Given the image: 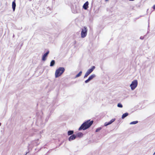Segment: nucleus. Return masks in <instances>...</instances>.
Segmentation results:
<instances>
[{
	"mask_svg": "<svg viewBox=\"0 0 155 155\" xmlns=\"http://www.w3.org/2000/svg\"><path fill=\"white\" fill-rule=\"evenodd\" d=\"M153 8L154 10H155V5H153Z\"/></svg>",
	"mask_w": 155,
	"mask_h": 155,
	"instance_id": "aec40b11",
	"label": "nucleus"
},
{
	"mask_svg": "<svg viewBox=\"0 0 155 155\" xmlns=\"http://www.w3.org/2000/svg\"><path fill=\"white\" fill-rule=\"evenodd\" d=\"M137 85V80H134L133 81L130 85V87L132 90H133L135 89Z\"/></svg>",
	"mask_w": 155,
	"mask_h": 155,
	"instance_id": "20e7f679",
	"label": "nucleus"
},
{
	"mask_svg": "<svg viewBox=\"0 0 155 155\" xmlns=\"http://www.w3.org/2000/svg\"><path fill=\"white\" fill-rule=\"evenodd\" d=\"M101 127H100L98 128H97V129L95 130V132H98L101 129Z\"/></svg>",
	"mask_w": 155,
	"mask_h": 155,
	"instance_id": "f3484780",
	"label": "nucleus"
},
{
	"mask_svg": "<svg viewBox=\"0 0 155 155\" xmlns=\"http://www.w3.org/2000/svg\"><path fill=\"white\" fill-rule=\"evenodd\" d=\"M93 121H90L88 120L83 123L79 128V130H83L87 129L89 128L93 124Z\"/></svg>",
	"mask_w": 155,
	"mask_h": 155,
	"instance_id": "f257e3e1",
	"label": "nucleus"
},
{
	"mask_svg": "<svg viewBox=\"0 0 155 155\" xmlns=\"http://www.w3.org/2000/svg\"><path fill=\"white\" fill-rule=\"evenodd\" d=\"M88 2L87 1L86 2L84 5L83 6V8L85 9L86 10L87 8H88Z\"/></svg>",
	"mask_w": 155,
	"mask_h": 155,
	"instance_id": "9d476101",
	"label": "nucleus"
},
{
	"mask_svg": "<svg viewBox=\"0 0 155 155\" xmlns=\"http://www.w3.org/2000/svg\"><path fill=\"white\" fill-rule=\"evenodd\" d=\"M108 0H105V1H106V2H107L108 1Z\"/></svg>",
	"mask_w": 155,
	"mask_h": 155,
	"instance_id": "412c9836",
	"label": "nucleus"
},
{
	"mask_svg": "<svg viewBox=\"0 0 155 155\" xmlns=\"http://www.w3.org/2000/svg\"><path fill=\"white\" fill-rule=\"evenodd\" d=\"M117 106L119 107H123L122 105L120 103H119L117 104Z\"/></svg>",
	"mask_w": 155,
	"mask_h": 155,
	"instance_id": "a211bd4d",
	"label": "nucleus"
},
{
	"mask_svg": "<svg viewBox=\"0 0 155 155\" xmlns=\"http://www.w3.org/2000/svg\"><path fill=\"white\" fill-rule=\"evenodd\" d=\"M128 115V113H126L124 114L122 116V118L124 119Z\"/></svg>",
	"mask_w": 155,
	"mask_h": 155,
	"instance_id": "f8f14e48",
	"label": "nucleus"
},
{
	"mask_svg": "<svg viewBox=\"0 0 155 155\" xmlns=\"http://www.w3.org/2000/svg\"><path fill=\"white\" fill-rule=\"evenodd\" d=\"M76 137V136L74 134H73L70 136L68 140L69 141H71L75 139Z\"/></svg>",
	"mask_w": 155,
	"mask_h": 155,
	"instance_id": "1a4fd4ad",
	"label": "nucleus"
},
{
	"mask_svg": "<svg viewBox=\"0 0 155 155\" xmlns=\"http://www.w3.org/2000/svg\"><path fill=\"white\" fill-rule=\"evenodd\" d=\"M95 76V75L94 74L91 75V76H90L88 79L86 81H85V83H88L89 81H90V80H91L93 79V78H94Z\"/></svg>",
	"mask_w": 155,
	"mask_h": 155,
	"instance_id": "0eeeda50",
	"label": "nucleus"
},
{
	"mask_svg": "<svg viewBox=\"0 0 155 155\" xmlns=\"http://www.w3.org/2000/svg\"><path fill=\"white\" fill-rule=\"evenodd\" d=\"M65 71V69L63 67H60L57 69L55 73V76L56 78L61 76Z\"/></svg>",
	"mask_w": 155,
	"mask_h": 155,
	"instance_id": "f03ea898",
	"label": "nucleus"
},
{
	"mask_svg": "<svg viewBox=\"0 0 155 155\" xmlns=\"http://www.w3.org/2000/svg\"><path fill=\"white\" fill-rule=\"evenodd\" d=\"M15 7L16 4L15 3V1L13 2L12 3V8L14 11L15 10Z\"/></svg>",
	"mask_w": 155,
	"mask_h": 155,
	"instance_id": "9b49d317",
	"label": "nucleus"
},
{
	"mask_svg": "<svg viewBox=\"0 0 155 155\" xmlns=\"http://www.w3.org/2000/svg\"><path fill=\"white\" fill-rule=\"evenodd\" d=\"M74 133V131L73 130H70L68 131V135H72Z\"/></svg>",
	"mask_w": 155,
	"mask_h": 155,
	"instance_id": "ddd939ff",
	"label": "nucleus"
},
{
	"mask_svg": "<svg viewBox=\"0 0 155 155\" xmlns=\"http://www.w3.org/2000/svg\"><path fill=\"white\" fill-rule=\"evenodd\" d=\"M87 28L86 27H84L82 29L81 32V37L82 38H84L87 35Z\"/></svg>",
	"mask_w": 155,
	"mask_h": 155,
	"instance_id": "7ed1b4c3",
	"label": "nucleus"
},
{
	"mask_svg": "<svg viewBox=\"0 0 155 155\" xmlns=\"http://www.w3.org/2000/svg\"><path fill=\"white\" fill-rule=\"evenodd\" d=\"M82 72L81 71H80L78 74L75 77L76 78H77V77H78L80 76H81V74H82Z\"/></svg>",
	"mask_w": 155,
	"mask_h": 155,
	"instance_id": "2eb2a0df",
	"label": "nucleus"
},
{
	"mask_svg": "<svg viewBox=\"0 0 155 155\" xmlns=\"http://www.w3.org/2000/svg\"><path fill=\"white\" fill-rule=\"evenodd\" d=\"M78 136H82L83 134L81 133H79L78 134Z\"/></svg>",
	"mask_w": 155,
	"mask_h": 155,
	"instance_id": "6ab92c4d",
	"label": "nucleus"
},
{
	"mask_svg": "<svg viewBox=\"0 0 155 155\" xmlns=\"http://www.w3.org/2000/svg\"><path fill=\"white\" fill-rule=\"evenodd\" d=\"M115 120V118L112 119L109 122H106L105 123L104 126H106L109 125H110L112 124L113 122H114Z\"/></svg>",
	"mask_w": 155,
	"mask_h": 155,
	"instance_id": "423d86ee",
	"label": "nucleus"
},
{
	"mask_svg": "<svg viewBox=\"0 0 155 155\" xmlns=\"http://www.w3.org/2000/svg\"><path fill=\"white\" fill-rule=\"evenodd\" d=\"M1 123H0V126H1Z\"/></svg>",
	"mask_w": 155,
	"mask_h": 155,
	"instance_id": "4be33fe9",
	"label": "nucleus"
},
{
	"mask_svg": "<svg viewBox=\"0 0 155 155\" xmlns=\"http://www.w3.org/2000/svg\"><path fill=\"white\" fill-rule=\"evenodd\" d=\"M138 122L137 121H133L130 123V124H137Z\"/></svg>",
	"mask_w": 155,
	"mask_h": 155,
	"instance_id": "dca6fc26",
	"label": "nucleus"
},
{
	"mask_svg": "<svg viewBox=\"0 0 155 155\" xmlns=\"http://www.w3.org/2000/svg\"><path fill=\"white\" fill-rule=\"evenodd\" d=\"M49 53V51H48L43 55L42 58V60L43 61H45L46 60V57Z\"/></svg>",
	"mask_w": 155,
	"mask_h": 155,
	"instance_id": "6e6552de",
	"label": "nucleus"
},
{
	"mask_svg": "<svg viewBox=\"0 0 155 155\" xmlns=\"http://www.w3.org/2000/svg\"><path fill=\"white\" fill-rule=\"evenodd\" d=\"M95 68V67L94 66H93L91 68L88 70L84 75V78L87 77L90 73H91L93 71Z\"/></svg>",
	"mask_w": 155,
	"mask_h": 155,
	"instance_id": "39448f33",
	"label": "nucleus"
},
{
	"mask_svg": "<svg viewBox=\"0 0 155 155\" xmlns=\"http://www.w3.org/2000/svg\"><path fill=\"white\" fill-rule=\"evenodd\" d=\"M54 64L55 61L54 60H53L51 62L50 66H52L54 65Z\"/></svg>",
	"mask_w": 155,
	"mask_h": 155,
	"instance_id": "4468645a",
	"label": "nucleus"
}]
</instances>
